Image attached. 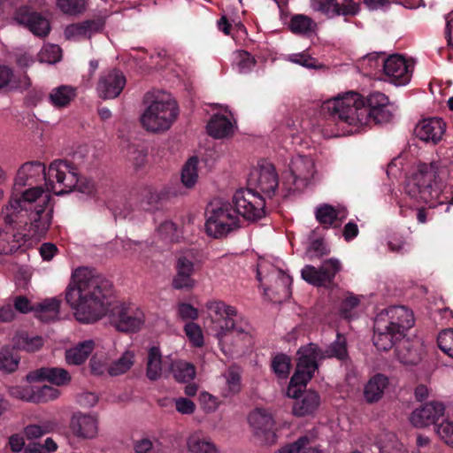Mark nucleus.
Segmentation results:
<instances>
[{"instance_id": "obj_38", "label": "nucleus", "mask_w": 453, "mask_h": 453, "mask_svg": "<svg viewBox=\"0 0 453 453\" xmlns=\"http://www.w3.org/2000/svg\"><path fill=\"white\" fill-rule=\"evenodd\" d=\"M60 303L61 301L57 297L42 301L35 309L36 318L43 322L57 320L60 313Z\"/></svg>"}, {"instance_id": "obj_60", "label": "nucleus", "mask_w": 453, "mask_h": 453, "mask_svg": "<svg viewBox=\"0 0 453 453\" xmlns=\"http://www.w3.org/2000/svg\"><path fill=\"white\" fill-rule=\"evenodd\" d=\"M302 278L308 283L316 286H325L322 279L320 266L319 268L307 265L301 271Z\"/></svg>"}, {"instance_id": "obj_10", "label": "nucleus", "mask_w": 453, "mask_h": 453, "mask_svg": "<svg viewBox=\"0 0 453 453\" xmlns=\"http://www.w3.org/2000/svg\"><path fill=\"white\" fill-rule=\"evenodd\" d=\"M12 19L40 38L46 37L50 32V21L27 4L17 8L13 12Z\"/></svg>"}, {"instance_id": "obj_28", "label": "nucleus", "mask_w": 453, "mask_h": 453, "mask_svg": "<svg viewBox=\"0 0 453 453\" xmlns=\"http://www.w3.org/2000/svg\"><path fill=\"white\" fill-rule=\"evenodd\" d=\"M446 128V124L439 117L424 119L416 127L418 136L423 141L439 142Z\"/></svg>"}, {"instance_id": "obj_48", "label": "nucleus", "mask_w": 453, "mask_h": 453, "mask_svg": "<svg viewBox=\"0 0 453 453\" xmlns=\"http://www.w3.org/2000/svg\"><path fill=\"white\" fill-rule=\"evenodd\" d=\"M76 96V89L72 86L62 85L50 94L51 104L56 107H65Z\"/></svg>"}, {"instance_id": "obj_52", "label": "nucleus", "mask_w": 453, "mask_h": 453, "mask_svg": "<svg viewBox=\"0 0 453 453\" xmlns=\"http://www.w3.org/2000/svg\"><path fill=\"white\" fill-rule=\"evenodd\" d=\"M378 447L380 453H401L403 450V445L392 433L381 434L378 441Z\"/></svg>"}, {"instance_id": "obj_25", "label": "nucleus", "mask_w": 453, "mask_h": 453, "mask_svg": "<svg viewBox=\"0 0 453 453\" xmlns=\"http://www.w3.org/2000/svg\"><path fill=\"white\" fill-rule=\"evenodd\" d=\"M205 306L209 311V317L215 324L214 330L216 333L220 330V326L232 323L231 319L237 317L236 309L222 301H210Z\"/></svg>"}, {"instance_id": "obj_63", "label": "nucleus", "mask_w": 453, "mask_h": 453, "mask_svg": "<svg viewBox=\"0 0 453 453\" xmlns=\"http://www.w3.org/2000/svg\"><path fill=\"white\" fill-rule=\"evenodd\" d=\"M330 250L320 239L312 241L307 248L306 256L310 260L319 259L328 255Z\"/></svg>"}, {"instance_id": "obj_17", "label": "nucleus", "mask_w": 453, "mask_h": 453, "mask_svg": "<svg viewBox=\"0 0 453 453\" xmlns=\"http://www.w3.org/2000/svg\"><path fill=\"white\" fill-rule=\"evenodd\" d=\"M413 72V65L403 56L394 54L387 58L383 73L388 81L396 85H406L411 81Z\"/></svg>"}, {"instance_id": "obj_53", "label": "nucleus", "mask_w": 453, "mask_h": 453, "mask_svg": "<svg viewBox=\"0 0 453 453\" xmlns=\"http://www.w3.org/2000/svg\"><path fill=\"white\" fill-rule=\"evenodd\" d=\"M313 20L303 14L294 15L288 24V27L293 34L305 35L312 31Z\"/></svg>"}, {"instance_id": "obj_23", "label": "nucleus", "mask_w": 453, "mask_h": 453, "mask_svg": "<svg viewBox=\"0 0 453 453\" xmlns=\"http://www.w3.org/2000/svg\"><path fill=\"white\" fill-rule=\"evenodd\" d=\"M392 330L386 325L383 316H377L374 321L373 344L379 350L387 351L402 340L403 336L395 335Z\"/></svg>"}, {"instance_id": "obj_39", "label": "nucleus", "mask_w": 453, "mask_h": 453, "mask_svg": "<svg viewBox=\"0 0 453 453\" xmlns=\"http://www.w3.org/2000/svg\"><path fill=\"white\" fill-rule=\"evenodd\" d=\"M270 286L265 288L266 293L268 290H275L279 294H282L284 297L289 296V287L291 285V278L282 270L273 269L268 275Z\"/></svg>"}, {"instance_id": "obj_22", "label": "nucleus", "mask_w": 453, "mask_h": 453, "mask_svg": "<svg viewBox=\"0 0 453 453\" xmlns=\"http://www.w3.org/2000/svg\"><path fill=\"white\" fill-rule=\"evenodd\" d=\"M70 429L79 438L94 439L98 434V419L94 415L75 413L71 418Z\"/></svg>"}, {"instance_id": "obj_55", "label": "nucleus", "mask_w": 453, "mask_h": 453, "mask_svg": "<svg viewBox=\"0 0 453 453\" xmlns=\"http://www.w3.org/2000/svg\"><path fill=\"white\" fill-rule=\"evenodd\" d=\"M19 363V357L13 355L12 349L9 347H4L0 350V370L6 373L13 372L17 370Z\"/></svg>"}, {"instance_id": "obj_47", "label": "nucleus", "mask_w": 453, "mask_h": 453, "mask_svg": "<svg viewBox=\"0 0 453 453\" xmlns=\"http://www.w3.org/2000/svg\"><path fill=\"white\" fill-rule=\"evenodd\" d=\"M187 446L192 453L217 452V449L211 441L199 433L193 434L188 438Z\"/></svg>"}, {"instance_id": "obj_18", "label": "nucleus", "mask_w": 453, "mask_h": 453, "mask_svg": "<svg viewBox=\"0 0 453 453\" xmlns=\"http://www.w3.org/2000/svg\"><path fill=\"white\" fill-rule=\"evenodd\" d=\"M53 209L51 207L37 205L35 210L28 211L25 219L27 224H22L26 227L30 237H42L50 228L52 220Z\"/></svg>"}, {"instance_id": "obj_11", "label": "nucleus", "mask_w": 453, "mask_h": 453, "mask_svg": "<svg viewBox=\"0 0 453 453\" xmlns=\"http://www.w3.org/2000/svg\"><path fill=\"white\" fill-rule=\"evenodd\" d=\"M365 108V97L350 90L324 101L319 113H357Z\"/></svg>"}, {"instance_id": "obj_58", "label": "nucleus", "mask_w": 453, "mask_h": 453, "mask_svg": "<svg viewBox=\"0 0 453 453\" xmlns=\"http://www.w3.org/2000/svg\"><path fill=\"white\" fill-rule=\"evenodd\" d=\"M62 50L58 45H44L38 54L40 62L47 64H55L61 59Z\"/></svg>"}, {"instance_id": "obj_61", "label": "nucleus", "mask_w": 453, "mask_h": 453, "mask_svg": "<svg viewBox=\"0 0 453 453\" xmlns=\"http://www.w3.org/2000/svg\"><path fill=\"white\" fill-rule=\"evenodd\" d=\"M437 342L440 349L453 358V328L441 331L438 335Z\"/></svg>"}, {"instance_id": "obj_50", "label": "nucleus", "mask_w": 453, "mask_h": 453, "mask_svg": "<svg viewBox=\"0 0 453 453\" xmlns=\"http://www.w3.org/2000/svg\"><path fill=\"white\" fill-rule=\"evenodd\" d=\"M134 453H165L162 443L157 438L142 437L133 444Z\"/></svg>"}, {"instance_id": "obj_35", "label": "nucleus", "mask_w": 453, "mask_h": 453, "mask_svg": "<svg viewBox=\"0 0 453 453\" xmlns=\"http://www.w3.org/2000/svg\"><path fill=\"white\" fill-rule=\"evenodd\" d=\"M388 386V378L381 373L373 375L365 385L364 397L366 403H373L380 401Z\"/></svg>"}, {"instance_id": "obj_44", "label": "nucleus", "mask_w": 453, "mask_h": 453, "mask_svg": "<svg viewBox=\"0 0 453 453\" xmlns=\"http://www.w3.org/2000/svg\"><path fill=\"white\" fill-rule=\"evenodd\" d=\"M162 375V355L159 348L151 347L148 352L146 376L150 380H157Z\"/></svg>"}, {"instance_id": "obj_16", "label": "nucleus", "mask_w": 453, "mask_h": 453, "mask_svg": "<svg viewBox=\"0 0 453 453\" xmlns=\"http://www.w3.org/2000/svg\"><path fill=\"white\" fill-rule=\"evenodd\" d=\"M142 102L146 106L143 113H178L179 111L175 97L165 90H150L145 93Z\"/></svg>"}, {"instance_id": "obj_29", "label": "nucleus", "mask_w": 453, "mask_h": 453, "mask_svg": "<svg viewBox=\"0 0 453 453\" xmlns=\"http://www.w3.org/2000/svg\"><path fill=\"white\" fill-rule=\"evenodd\" d=\"M317 439L318 432L315 429H311L295 441L280 447L274 453H318L314 446Z\"/></svg>"}, {"instance_id": "obj_37", "label": "nucleus", "mask_w": 453, "mask_h": 453, "mask_svg": "<svg viewBox=\"0 0 453 453\" xmlns=\"http://www.w3.org/2000/svg\"><path fill=\"white\" fill-rule=\"evenodd\" d=\"M386 60L384 53L373 52L359 59L358 65L365 75L377 76L382 74Z\"/></svg>"}, {"instance_id": "obj_20", "label": "nucleus", "mask_w": 453, "mask_h": 453, "mask_svg": "<svg viewBox=\"0 0 453 453\" xmlns=\"http://www.w3.org/2000/svg\"><path fill=\"white\" fill-rule=\"evenodd\" d=\"M445 407L439 402H429L414 410L410 420L416 427H424L434 424L443 416Z\"/></svg>"}, {"instance_id": "obj_56", "label": "nucleus", "mask_w": 453, "mask_h": 453, "mask_svg": "<svg viewBox=\"0 0 453 453\" xmlns=\"http://www.w3.org/2000/svg\"><path fill=\"white\" fill-rule=\"evenodd\" d=\"M324 285L333 282L335 275L342 270V264L337 258L325 260L320 265Z\"/></svg>"}, {"instance_id": "obj_51", "label": "nucleus", "mask_w": 453, "mask_h": 453, "mask_svg": "<svg viewBox=\"0 0 453 453\" xmlns=\"http://www.w3.org/2000/svg\"><path fill=\"white\" fill-rule=\"evenodd\" d=\"M172 372L179 382H188L196 376L195 366L184 361H175L172 364Z\"/></svg>"}, {"instance_id": "obj_40", "label": "nucleus", "mask_w": 453, "mask_h": 453, "mask_svg": "<svg viewBox=\"0 0 453 453\" xmlns=\"http://www.w3.org/2000/svg\"><path fill=\"white\" fill-rule=\"evenodd\" d=\"M95 347L92 340L84 341L65 351V359L69 365H79L84 363Z\"/></svg>"}, {"instance_id": "obj_13", "label": "nucleus", "mask_w": 453, "mask_h": 453, "mask_svg": "<svg viewBox=\"0 0 453 453\" xmlns=\"http://www.w3.org/2000/svg\"><path fill=\"white\" fill-rule=\"evenodd\" d=\"M10 395L14 398L34 403H45L58 399L60 391L51 386H14L8 388Z\"/></svg>"}, {"instance_id": "obj_42", "label": "nucleus", "mask_w": 453, "mask_h": 453, "mask_svg": "<svg viewBox=\"0 0 453 453\" xmlns=\"http://www.w3.org/2000/svg\"><path fill=\"white\" fill-rule=\"evenodd\" d=\"M317 220L326 226H332L337 219L342 221L346 218V212L341 208H335L330 204L324 203L317 207L315 211Z\"/></svg>"}, {"instance_id": "obj_27", "label": "nucleus", "mask_w": 453, "mask_h": 453, "mask_svg": "<svg viewBox=\"0 0 453 453\" xmlns=\"http://www.w3.org/2000/svg\"><path fill=\"white\" fill-rule=\"evenodd\" d=\"M104 22L101 19H87L82 22L73 23L65 29V36L67 40L79 41L82 38H90L93 33L104 28Z\"/></svg>"}, {"instance_id": "obj_14", "label": "nucleus", "mask_w": 453, "mask_h": 453, "mask_svg": "<svg viewBox=\"0 0 453 453\" xmlns=\"http://www.w3.org/2000/svg\"><path fill=\"white\" fill-rule=\"evenodd\" d=\"M377 316H383L386 325L395 330L397 336L405 337L406 331L415 323L412 311L404 306H391Z\"/></svg>"}, {"instance_id": "obj_32", "label": "nucleus", "mask_w": 453, "mask_h": 453, "mask_svg": "<svg viewBox=\"0 0 453 453\" xmlns=\"http://www.w3.org/2000/svg\"><path fill=\"white\" fill-rule=\"evenodd\" d=\"M319 405V395L316 391L307 390L294 402L292 412L296 417L309 416L313 414Z\"/></svg>"}, {"instance_id": "obj_2", "label": "nucleus", "mask_w": 453, "mask_h": 453, "mask_svg": "<svg viewBox=\"0 0 453 453\" xmlns=\"http://www.w3.org/2000/svg\"><path fill=\"white\" fill-rule=\"evenodd\" d=\"M50 192L42 186H30L15 189L12 187L8 203L3 208V219L8 223L17 222L19 226L27 224L25 220L28 211L37 205L48 206Z\"/></svg>"}, {"instance_id": "obj_49", "label": "nucleus", "mask_w": 453, "mask_h": 453, "mask_svg": "<svg viewBox=\"0 0 453 453\" xmlns=\"http://www.w3.org/2000/svg\"><path fill=\"white\" fill-rule=\"evenodd\" d=\"M198 157L193 156L184 164L181 171V182L188 188H193L198 179Z\"/></svg>"}, {"instance_id": "obj_21", "label": "nucleus", "mask_w": 453, "mask_h": 453, "mask_svg": "<svg viewBox=\"0 0 453 453\" xmlns=\"http://www.w3.org/2000/svg\"><path fill=\"white\" fill-rule=\"evenodd\" d=\"M306 362L298 357L296 370L291 377L287 389V396L295 399V401L300 398L301 394L303 393L301 391V387H305L316 372V367L309 365Z\"/></svg>"}, {"instance_id": "obj_5", "label": "nucleus", "mask_w": 453, "mask_h": 453, "mask_svg": "<svg viewBox=\"0 0 453 453\" xmlns=\"http://www.w3.org/2000/svg\"><path fill=\"white\" fill-rule=\"evenodd\" d=\"M298 357L307 361L309 365H314L316 370L319 367L318 362L326 358L335 357L339 360L348 358L346 338L337 334L336 339L326 349H321L314 343H309L301 347L297 351Z\"/></svg>"}, {"instance_id": "obj_15", "label": "nucleus", "mask_w": 453, "mask_h": 453, "mask_svg": "<svg viewBox=\"0 0 453 453\" xmlns=\"http://www.w3.org/2000/svg\"><path fill=\"white\" fill-rule=\"evenodd\" d=\"M289 168L291 182L297 190L308 187L316 174L314 160L306 156L298 155L293 157Z\"/></svg>"}, {"instance_id": "obj_46", "label": "nucleus", "mask_w": 453, "mask_h": 453, "mask_svg": "<svg viewBox=\"0 0 453 453\" xmlns=\"http://www.w3.org/2000/svg\"><path fill=\"white\" fill-rule=\"evenodd\" d=\"M241 369L234 365L228 367L225 372L224 377L226 379V387L223 389V395L225 397H230L241 391Z\"/></svg>"}, {"instance_id": "obj_1", "label": "nucleus", "mask_w": 453, "mask_h": 453, "mask_svg": "<svg viewBox=\"0 0 453 453\" xmlns=\"http://www.w3.org/2000/svg\"><path fill=\"white\" fill-rule=\"evenodd\" d=\"M111 294V283L108 280L88 268H79L66 287L65 302L79 322L94 323L108 315L110 323L119 332L141 330L145 323L143 311L134 304L110 303Z\"/></svg>"}, {"instance_id": "obj_12", "label": "nucleus", "mask_w": 453, "mask_h": 453, "mask_svg": "<svg viewBox=\"0 0 453 453\" xmlns=\"http://www.w3.org/2000/svg\"><path fill=\"white\" fill-rule=\"evenodd\" d=\"M126 83L127 79L122 71L118 68L107 69L101 73L96 89L100 98L114 99L121 94Z\"/></svg>"}, {"instance_id": "obj_64", "label": "nucleus", "mask_w": 453, "mask_h": 453, "mask_svg": "<svg viewBox=\"0 0 453 453\" xmlns=\"http://www.w3.org/2000/svg\"><path fill=\"white\" fill-rule=\"evenodd\" d=\"M438 436L453 448V419L447 418L436 426Z\"/></svg>"}, {"instance_id": "obj_36", "label": "nucleus", "mask_w": 453, "mask_h": 453, "mask_svg": "<svg viewBox=\"0 0 453 453\" xmlns=\"http://www.w3.org/2000/svg\"><path fill=\"white\" fill-rule=\"evenodd\" d=\"M176 120V115H141L142 127L150 133H161L168 130Z\"/></svg>"}, {"instance_id": "obj_6", "label": "nucleus", "mask_w": 453, "mask_h": 453, "mask_svg": "<svg viewBox=\"0 0 453 453\" xmlns=\"http://www.w3.org/2000/svg\"><path fill=\"white\" fill-rule=\"evenodd\" d=\"M50 167L46 170V166L40 161L26 162L17 171L13 187L15 189L19 188H27L30 186H38V182L42 180L45 181L47 192H52L51 187L58 188L56 179L49 180Z\"/></svg>"}, {"instance_id": "obj_57", "label": "nucleus", "mask_w": 453, "mask_h": 453, "mask_svg": "<svg viewBox=\"0 0 453 453\" xmlns=\"http://www.w3.org/2000/svg\"><path fill=\"white\" fill-rule=\"evenodd\" d=\"M55 424L51 421H43L41 424L28 425L24 429V434L28 440L38 439L51 432Z\"/></svg>"}, {"instance_id": "obj_54", "label": "nucleus", "mask_w": 453, "mask_h": 453, "mask_svg": "<svg viewBox=\"0 0 453 453\" xmlns=\"http://www.w3.org/2000/svg\"><path fill=\"white\" fill-rule=\"evenodd\" d=\"M388 106H390L391 110H387L382 113H390L395 108L389 104L388 97L381 92L375 91L365 97V108H368L370 111L382 110Z\"/></svg>"}, {"instance_id": "obj_34", "label": "nucleus", "mask_w": 453, "mask_h": 453, "mask_svg": "<svg viewBox=\"0 0 453 453\" xmlns=\"http://www.w3.org/2000/svg\"><path fill=\"white\" fill-rule=\"evenodd\" d=\"M235 121L226 115H213L206 128L209 135L216 139L226 138L234 134Z\"/></svg>"}, {"instance_id": "obj_45", "label": "nucleus", "mask_w": 453, "mask_h": 453, "mask_svg": "<svg viewBox=\"0 0 453 453\" xmlns=\"http://www.w3.org/2000/svg\"><path fill=\"white\" fill-rule=\"evenodd\" d=\"M135 354L132 350H126L118 359L113 361L107 369L111 376H119L127 372L134 365Z\"/></svg>"}, {"instance_id": "obj_33", "label": "nucleus", "mask_w": 453, "mask_h": 453, "mask_svg": "<svg viewBox=\"0 0 453 453\" xmlns=\"http://www.w3.org/2000/svg\"><path fill=\"white\" fill-rule=\"evenodd\" d=\"M27 377L37 380H48L56 386L68 384L71 380L70 373L60 367H42L34 371Z\"/></svg>"}, {"instance_id": "obj_31", "label": "nucleus", "mask_w": 453, "mask_h": 453, "mask_svg": "<svg viewBox=\"0 0 453 453\" xmlns=\"http://www.w3.org/2000/svg\"><path fill=\"white\" fill-rule=\"evenodd\" d=\"M335 117V115H333ZM372 115H336L334 120L342 129L343 134H351L371 127Z\"/></svg>"}, {"instance_id": "obj_62", "label": "nucleus", "mask_w": 453, "mask_h": 453, "mask_svg": "<svg viewBox=\"0 0 453 453\" xmlns=\"http://www.w3.org/2000/svg\"><path fill=\"white\" fill-rule=\"evenodd\" d=\"M184 331L193 346L202 347L203 345V334L197 324L194 322L187 323L184 326Z\"/></svg>"}, {"instance_id": "obj_30", "label": "nucleus", "mask_w": 453, "mask_h": 453, "mask_svg": "<svg viewBox=\"0 0 453 453\" xmlns=\"http://www.w3.org/2000/svg\"><path fill=\"white\" fill-rule=\"evenodd\" d=\"M421 348L418 341H411L404 337L395 347L397 359L403 365H413L421 359Z\"/></svg>"}, {"instance_id": "obj_24", "label": "nucleus", "mask_w": 453, "mask_h": 453, "mask_svg": "<svg viewBox=\"0 0 453 453\" xmlns=\"http://www.w3.org/2000/svg\"><path fill=\"white\" fill-rule=\"evenodd\" d=\"M232 323H227L226 326H220V330L216 333V336L219 338V342L223 343L225 342V338L228 336V334L240 338L247 344H250L252 342V327L250 323L242 318H233L231 319Z\"/></svg>"}, {"instance_id": "obj_7", "label": "nucleus", "mask_w": 453, "mask_h": 453, "mask_svg": "<svg viewBox=\"0 0 453 453\" xmlns=\"http://www.w3.org/2000/svg\"><path fill=\"white\" fill-rule=\"evenodd\" d=\"M233 204L236 215L254 221L265 215V202L257 192L250 188L237 190L233 196Z\"/></svg>"}, {"instance_id": "obj_43", "label": "nucleus", "mask_w": 453, "mask_h": 453, "mask_svg": "<svg viewBox=\"0 0 453 453\" xmlns=\"http://www.w3.org/2000/svg\"><path fill=\"white\" fill-rule=\"evenodd\" d=\"M13 348L35 352L40 349L43 345V339L40 336H29L26 332L17 333L12 338Z\"/></svg>"}, {"instance_id": "obj_26", "label": "nucleus", "mask_w": 453, "mask_h": 453, "mask_svg": "<svg viewBox=\"0 0 453 453\" xmlns=\"http://www.w3.org/2000/svg\"><path fill=\"white\" fill-rule=\"evenodd\" d=\"M195 265L186 257H180L176 262V275L173 279V288L175 289H192L196 286V280L192 278Z\"/></svg>"}, {"instance_id": "obj_9", "label": "nucleus", "mask_w": 453, "mask_h": 453, "mask_svg": "<svg viewBox=\"0 0 453 453\" xmlns=\"http://www.w3.org/2000/svg\"><path fill=\"white\" fill-rule=\"evenodd\" d=\"M248 421L260 444L272 445L276 442L277 435L273 429L275 422L269 411L257 408L250 413Z\"/></svg>"}, {"instance_id": "obj_4", "label": "nucleus", "mask_w": 453, "mask_h": 453, "mask_svg": "<svg viewBox=\"0 0 453 453\" xmlns=\"http://www.w3.org/2000/svg\"><path fill=\"white\" fill-rule=\"evenodd\" d=\"M205 231L214 238H222L239 227V217L231 205L226 202L215 200L206 210Z\"/></svg>"}, {"instance_id": "obj_3", "label": "nucleus", "mask_w": 453, "mask_h": 453, "mask_svg": "<svg viewBox=\"0 0 453 453\" xmlns=\"http://www.w3.org/2000/svg\"><path fill=\"white\" fill-rule=\"evenodd\" d=\"M49 180L56 179L58 188L51 187L57 196L68 194L74 189L92 196H99V190L94 180H80L76 167L66 160H54L50 165Z\"/></svg>"}, {"instance_id": "obj_59", "label": "nucleus", "mask_w": 453, "mask_h": 453, "mask_svg": "<svg viewBox=\"0 0 453 453\" xmlns=\"http://www.w3.org/2000/svg\"><path fill=\"white\" fill-rule=\"evenodd\" d=\"M272 369L279 378H287L290 372V358L284 354L276 355L272 361Z\"/></svg>"}, {"instance_id": "obj_8", "label": "nucleus", "mask_w": 453, "mask_h": 453, "mask_svg": "<svg viewBox=\"0 0 453 453\" xmlns=\"http://www.w3.org/2000/svg\"><path fill=\"white\" fill-rule=\"evenodd\" d=\"M433 179V173L418 171L407 181L406 194L417 202L434 206V201L439 197V190L434 187Z\"/></svg>"}, {"instance_id": "obj_41", "label": "nucleus", "mask_w": 453, "mask_h": 453, "mask_svg": "<svg viewBox=\"0 0 453 453\" xmlns=\"http://www.w3.org/2000/svg\"><path fill=\"white\" fill-rule=\"evenodd\" d=\"M278 184V176L273 165H266L260 169L257 185L262 192L271 196L275 192Z\"/></svg>"}, {"instance_id": "obj_19", "label": "nucleus", "mask_w": 453, "mask_h": 453, "mask_svg": "<svg viewBox=\"0 0 453 453\" xmlns=\"http://www.w3.org/2000/svg\"><path fill=\"white\" fill-rule=\"evenodd\" d=\"M0 230V254L10 255L17 251L25 242L26 234L20 231L21 226L17 222H6Z\"/></svg>"}]
</instances>
